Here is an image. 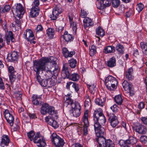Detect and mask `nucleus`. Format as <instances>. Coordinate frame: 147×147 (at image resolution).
<instances>
[{"mask_svg": "<svg viewBox=\"0 0 147 147\" xmlns=\"http://www.w3.org/2000/svg\"><path fill=\"white\" fill-rule=\"evenodd\" d=\"M52 63L53 65V67L54 66L55 68V71L58 68V66L55 62V59L53 57H44L38 60L33 61V70L36 72V79L39 83L42 80L39 75L40 71H44L46 70V67L48 63Z\"/></svg>", "mask_w": 147, "mask_h": 147, "instance_id": "nucleus-1", "label": "nucleus"}, {"mask_svg": "<svg viewBox=\"0 0 147 147\" xmlns=\"http://www.w3.org/2000/svg\"><path fill=\"white\" fill-rule=\"evenodd\" d=\"M28 136L31 141L33 140L35 143L38 144L37 146L39 147H44L46 144V143L44 137L40 136L39 132H38L35 136L34 138L33 137L35 134L34 131L31 130L27 133Z\"/></svg>", "mask_w": 147, "mask_h": 147, "instance_id": "nucleus-2", "label": "nucleus"}, {"mask_svg": "<svg viewBox=\"0 0 147 147\" xmlns=\"http://www.w3.org/2000/svg\"><path fill=\"white\" fill-rule=\"evenodd\" d=\"M93 120L94 124L104 125L106 122L105 117L102 113L98 111H95L94 113Z\"/></svg>", "mask_w": 147, "mask_h": 147, "instance_id": "nucleus-3", "label": "nucleus"}, {"mask_svg": "<svg viewBox=\"0 0 147 147\" xmlns=\"http://www.w3.org/2000/svg\"><path fill=\"white\" fill-rule=\"evenodd\" d=\"M105 84L108 89L111 90L116 88L117 81L115 78L109 76L106 77L105 79Z\"/></svg>", "mask_w": 147, "mask_h": 147, "instance_id": "nucleus-4", "label": "nucleus"}, {"mask_svg": "<svg viewBox=\"0 0 147 147\" xmlns=\"http://www.w3.org/2000/svg\"><path fill=\"white\" fill-rule=\"evenodd\" d=\"M14 15L19 18H21L25 13L23 7L20 3H17L13 6L11 9Z\"/></svg>", "mask_w": 147, "mask_h": 147, "instance_id": "nucleus-5", "label": "nucleus"}, {"mask_svg": "<svg viewBox=\"0 0 147 147\" xmlns=\"http://www.w3.org/2000/svg\"><path fill=\"white\" fill-rule=\"evenodd\" d=\"M97 141L100 147H115L113 142L110 139L106 140L105 137L97 139Z\"/></svg>", "mask_w": 147, "mask_h": 147, "instance_id": "nucleus-6", "label": "nucleus"}, {"mask_svg": "<svg viewBox=\"0 0 147 147\" xmlns=\"http://www.w3.org/2000/svg\"><path fill=\"white\" fill-rule=\"evenodd\" d=\"M51 138L52 142L56 147H62L65 144L64 140L56 133H53Z\"/></svg>", "mask_w": 147, "mask_h": 147, "instance_id": "nucleus-7", "label": "nucleus"}, {"mask_svg": "<svg viewBox=\"0 0 147 147\" xmlns=\"http://www.w3.org/2000/svg\"><path fill=\"white\" fill-rule=\"evenodd\" d=\"M8 76L11 84H12L15 82L17 73L14 68L11 66L8 67Z\"/></svg>", "mask_w": 147, "mask_h": 147, "instance_id": "nucleus-8", "label": "nucleus"}, {"mask_svg": "<svg viewBox=\"0 0 147 147\" xmlns=\"http://www.w3.org/2000/svg\"><path fill=\"white\" fill-rule=\"evenodd\" d=\"M88 111H86L84 113L83 117L84 125L83 126V132L84 135L86 136L88 134V127L89 125V122L88 120Z\"/></svg>", "mask_w": 147, "mask_h": 147, "instance_id": "nucleus-9", "label": "nucleus"}, {"mask_svg": "<svg viewBox=\"0 0 147 147\" xmlns=\"http://www.w3.org/2000/svg\"><path fill=\"white\" fill-rule=\"evenodd\" d=\"M63 9H62L61 7L59 5H57L53 9L52 14L51 15L50 18L53 20H56L59 15L61 13Z\"/></svg>", "mask_w": 147, "mask_h": 147, "instance_id": "nucleus-10", "label": "nucleus"}, {"mask_svg": "<svg viewBox=\"0 0 147 147\" xmlns=\"http://www.w3.org/2000/svg\"><path fill=\"white\" fill-rule=\"evenodd\" d=\"M111 1L110 0H97L96 5L98 9H101L110 6Z\"/></svg>", "mask_w": 147, "mask_h": 147, "instance_id": "nucleus-11", "label": "nucleus"}, {"mask_svg": "<svg viewBox=\"0 0 147 147\" xmlns=\"http://www.w3.org/2000/svg\"><path fill=\"white\" fill-rule=\"evenodd\" d=\"M94 125L96 134L98 137V139L100 138L104 137L103 136L104 134L105 129L101 126V125L96 124H94Z\"/></svg>", "mask_w": 147, "mask_h": 147, "instance_id": "nucleus-12", "label": "nucleus"}, {"mask_svg": "<svg viewBox=\"0 0 147 147\" xmlns=\"http://www.w3.org/2000/svg\"><path fill=\"white\" fill-rule=\"evenodd\" d=\"M74 105L70 111L74 116L78 117L81 113V107L79 103H77L76 105L74 104Z\"/></svg>", "mask_w": 147, "mask_h": 147, "instance_id": "nucleus-13", "label": "nucleus"}, {"mask_svg": "<svg viewBox=\"0 0 147 147\" xmlns=\"http://www.w3.org/2000/svg\"><path fill=\"white\" fill-rule=\"evenodd\" d=\"M107 115L109 117V120L111 125L113 127H115L119 123V121L117 117L113 113L109 114L108 113Z\"/></svg>", "mask_w": 147, "mask_h": 147, "instance_id": "nucleus-14", "label": "nucleus"}, {"mask_svg": "<svg viewBox=\"0 0 147 147\" xmlns=\"http://www.w3.org/2000/svg\"><path fill=\"white\" fill-rule=\"evenodd\" d=\"M134 129L136 132L141 135L146 134L147 131L146 127L142 124H140L134 127Z\"/></svg>", "mask_w": 147, "mask_h": 147, "instance_id": "nucleus-15", "label": "nucleus"}, {"mask_svg": "<svg viewBox=\"0 0 147 147\" xmlns=\"http://www.w3.org/2000/svg\"><path fill=\"white\" fill-rule=\"evenodd\" d=\"M18 58V52L13 51L11 53L8 54L7 59L10 62H13L17 61Z\"/></svg>", "mask_w": 147, "mask_h": 147, "instance_id": "nucleus-16", "label": "nucleus"}, {"mask_svg": "<svg viewBox=\"0 0 147 147\" xmlns=\"http://www.w3.org/2000/svg\"><path fill=\"white\" fill-rule=\"evenodd\" d=\"M23 37L26 40L30 38V40L34 39L35 37L32 30L27 29L24 32Z\"/></svg>", "mask_w": 147, "mask_h": 147, "instance_id": "nucleus-17", "label": "nucleus"}, {"mask_svg": "<svg viewBox=\"0 0 147 147\" xmlns=\"http://www.w3.org/2000/svg\"><path fill=\"white\" fill-rule=\"evenodd\" d=\"M41 98L40 96L34 94L32 96V102L34 105H40L41 103Z\"/></svg>", "mask_w": 147, "mask_h": 147, "instance_id": "nucleus-18", "label": "nucleus"}, {"mask_svg": "<svg viewBox=\"0 0 147 147\" xmlns=\"http://www.w3.org/2000/svg\"><path fill=\"white\" fill-rule=\"evenodd\" d=\"M47 113L52 115L54 119H57L58 118L57 112L55 110V108L52 106L49 105Z\"/></svg>", "mask_w": 147, "mask_h": 147, "instance_id": "nucleus-19", "label": "nucleus"}, {"mask_svg": "<svg viewBox=\"0 0 147 147\" xmlns=\"http://www.w3.org/2000/svg\"><path fill=\"white\" fill-rule=\"evenodd\" d=\"M69 68L65 65H63L62 70L61 76L64 79L68 78L70 74Z\"/></svg>", "mask_w": 147, "mask_h": 147, "instance_id": "nucleus-20", "label": "nucleus"}, {"mask_svg": "<svg viewBox=\"0 0 147 147\" xmlns=\"http://www.w3.org/2000/svg\"><path fill=\"white\" fill-rule=\"evenodd\" d=\"M9 137L7 135H3L2 137L0 146H1L2 147L7 146L9 144Z\"/></svg>", "mask_w": 147, "mask_h": 147, "instance_id": "nucleus-21", "label": "nucleus"}, {"mask_svg": "<svg viewBox=\"0 0 147 147\" xmlns=\"http://www.w3.org/2000/svg\"><path fill=\"white\" fill-rule=\"evenodd\" d=\"M39 9L38 7H33L31 9L30 16L31 18H35L39 14Z\"/></svg>", "mask_w": 147, "mask_h": 147, "instance_id": "nucleus-22", "label": "nucleus"}, {"mask_svg": "<svg viewBox=\"0 0 147 147\" xmlns=\"http://www.w3.org/2000/svg\"><path fill=\"white\" fill-rule=\"evenodd\" d=\"M62 53L64 56L66 58L68 57H71L75 54L74 51H72L69 52L67 48L64 47L62 49Z\"/></svg>", "mask_w": 147, "mask_h": 147, "instance_id": "nucleus-23", "label": "nucleus"}, {"mask_svg": "<svg viewBox=\"0 0 147 147\" xmlns=\"http://www.w3.org/2000/svg\"><path fill=\"white\" fill-rule=\"evenodd\" d=\"M83 26L85 28H87L89 26H92L94 24V23L92 20L89 17L85 18L83 20Z\"/></svg>", "mask_w": 147, "mask_h": 147, "instance_id": "nucleus-24", "label": "nucleus"}, {"mask_svg": "<svg viewBox=\"0 0 147 147\" xmlns=\"http://www.w3.org/2000/svg\"><path fill=\"white\" fill-rule=\"evenodd\" d=\"M64 99L65 100V103L67 104V105H71V108L73 107V105L74 104L76 105L78 102H74L73 100L71 98L70 94H67V95L65 96Z\"/></svg>", "mask_w": 147, "mask_h": 147, "instance_id": "nucleus-25", "label": "nucleus"}, {"mask_svg": "<svg viewBox=\"0 0 147 147\" xmlns=\"http://www.w3.org/2000/svg\"><path fill=\"white\" fill-rule=\"evenodd\" d=\"M5 38L7 44H9L10 40L12 42H14V41L15 39L13 36V34L11 31H10L8 34H7L5 35Z\"/></svg>", "mask_w": 147, "mask_h": 147, "instance_id": "nucleus-26", "label": "nucleus"}, {"mask_svg": "<svg viewBox=\"0 0 147 147\" xmlns=\"http://www.w3.org/2000/svg\"><path fill=\"white\" fill-rule=\"evenodd\" d=\"M63 38L67 42H71L74 39L73 36L71 34H68L67 31L64 32Z\"/></svg>", "mask_w": 147, "mask_h": 147, "instance_id": "nucleus-27", "label": "nucleus"}, {"mask_svg": "<svg viewBox=\"0 0 147 147\" xmlns=\"http://www.w3.org/2000/svg\"><path fill=\"white\" fill-rule=\"evenodd\" d=\"M133 73V68H129L126 72V77L129 80H131L133 79L134 77L132 76Z\"/></svg>", "mask_w": 147, "mask_h": 147, "instance_id": "nucleus-28", "label": "nucleus"}, {"mask_svg": "<svg viewBox=\"0 0 147 147\" xmlns=\"http://www.w3.org/2000/svg\"><path fill=\"white\" fill-rule=\"evenodd\" d=\"M116 59L115 57H112L108 60L107 63V65L110 67H113L116 65Z\"/></svg>", "mask_w": 147, "mask_h": 147, "instance_id": "nucleus-29", "label": "nucleus"}, {"mask_svg": "<svg viewBox=\"0 0 147 147\" xmlns=\"http://www.w3.org/2000/svg\"><path fill=\"white\" fill-rule=\"evenodd\" d=\"M49 105L47 103L43 104L41 107L40 113L42 115H45L47 113Z\"/></svg>", "mask_w": 147, "mask_h": 147, "instance_id": "nucleus-30", "label": "nucleus"}, {"mask_svg": "<svg viewBox=\"0 0 147 147\" xmlns=\"http://www.w3.org/2000/svg\"><path fill=\"white\" fill-rule=\"evenodd\" d=\"M85 101L84 103V106L87 109L90 108L91 107V101L88 95L86 94L85 97Z\"/></svg>", "mask_w": 147, "mask_h": 147, "instance_id": "nucleus-31", "label": "nucleus"}, {"mask_svg": "<svg viewBox=\"0 0 147 147\" xmlns=\"http://www.w3.org/2000/svg\"><path fill=\"white\" fill-rule=\"evenodd\" d=\"M115 51V48L114 46H108L105 48L104 49V52L107 54L113 53Z\"/></svg>", "mask_w": 147, "mask_h": 147, "instance_id": "nucleus-32", "label": "nucleus"}, {"mask_svg": "<svg viewBox=\"0 0 147 147\" xmlns=\"http://www.w3.org/2000/svg\"><path fill=\"white\" fill-rule=\"evenodd\" d=\"M47 34L50 39H52L55 35V30L54 29L49 28L47 30Z\"/></svg>", "mask_w": 147, "mask_h": 147, "instance_id": "nucleus-33", "label": "nucleus"}, {"mask_svg": "<svg viewBox=\"0 0 147 147\" xmlns=\"http://www.w3.org/2000/svg\"><path fill=\"white\" fill-rule=\"evenodd\" d=\"M122 84L123 88L125 90L127 91L128 89H131L132 87L131 84L128 82L127 81H124Z\"/></svg>", "mask_w": 147, "mask_h": 147, "instance_id": "nucleus-34", "label": "nucleus"}, {"mask_svg": "<svg viewBox=\"0 0 147 147\" xmlns=\"http://www.w3.org/2000/svg\"><path fill=\"white\" fill-rule=\"evenodd\" d=\"M116 49L119 54H123L124 53V47L120 44L119 43L116 45Z\"/></svg>", "mask_w": 147, "mask_h": 147, "instance_id": "nucleus-35", "label": "nucleus"}, {"mask_svg": "<svg viewBox=\"0 0 147 147\" xmlns=\"http://www.w3.org/2000/svg\"><path fill=\"white\" fill-rule=\"evenodd\" d=\"M68 79L74 81H77L79 79V76L78 74L75 73L70 75Z\"/></svg>", "mask_w": 147, "mask_h": 147, "instance_id": "nucleus-36", "label": "nucleus"}, {"mask_svg": "<svg viewBox=\"0 0 147 147\" xmlns=\"http://www.w3.org/2000/svg\"><path fill=\"white\" fill-rule=\"evenodd\" d=\"M115 102L118 105H121L123 102V100L121 95H118L115 96L114 98Z\"/></svg>", "mask_w": 147, "mask_h": 147, "instance_id": "nucleus-37", "label": "nucleus"}, {"mask_svg": "<svg viewBox=\"0 0 147 147\" xmlns=\"http://www.w3.org/2000/svg\"><path fill=\"white\" fill-rule=\"evenodd\" d=\"M96 33L97 34L102 37L105 35V32L103 29L100 26L98 27L96 29Z\"/></svg>", "mask_w": 147, "mask_h": 147, "instance_id": "nucleus-38", "label": "nucleus"}, {"mask_svg": "<svg viewBox=\"0 0 147 147\" xmlns=\"http://www.w3.org/2000/svg\"><path fill=\"white\" fill-rule=\"evenodd\" d=\"M140 45L143 53L147 55V43L141 42Z\"/></svg>", "mask_w": 147, "mask_h": 147, "instance_id": "nucleus-39", "label": "nucleus"}, {"mask_svg": "<svg viewBox=\"0 0 147 147\" xmlns=\"http://www.w3.org/2000/svg\"><path fill=\"white\" fill-rule=\"evenodd\" d=\"M103 101L102 100L101 98H98L95 100L96 103L99 106L102 107L104 104V101L106 100V99L103 98Z\"/></svg>", "mask_w": 147, "mask_h": 147, "instance_id": "nucleus-40", "label": "nucleus"}, {"mask_svg": "<svg viewBox=\"0 0 147 147\" xmlns=\"http://www.w3.org/2000/svg\"><path fill=\"white\" fill-rule=\"evenodd\" d=\"M68 63L71 68H74L76 67L77 61L76 59H71L69 60Z\"/></svg>", "mask_w": 147, "mask_h": 147, "instance_id": "nucleus-41", "label": "nucleus"}, {"mask_svg": "<svg viewBox=\"0 0 147 147\" xmlns=\"http://www.w3.org/2000/svg\"><path fill=\"white\" fill-rule=\"evenodd\" d=\"M119 144L121 147V145L129 146L128 145L130 144H131V142L129 138L127 140L125 141H124L123 140H121L119 142Z\"/></svg>", "mask_w": 147, "mask_h": 147, "instance_id": "nucleus-42", "label": "nucleus"}, {"mask_svg": "<svg viewBox=\"0 0 147 147\" xmlns=\"http://www.w3.org/2000/svg\"><path fill=\"white\" fill-rule=\"evenodd\" d=\"M96 52V47L94 45H92L90 49L89 54L90 56H93Z\"/></svg>", "mask_w": 147, "mask_h": 147, "instance_id": "nucleus-43", "label": "nucleus"}, {"mask_svg": "<svg viewBox=\"0 0 147 147\" xmlns=\"http://www.w3.org/2000/svg\"><path fill=\"white\" fill-rule=\"evenodd\" d=\"M48 87H50L52 86H54L56 84V80L55 79L54 80H53L52 78H49L48 79Z\"/></svg>", "mask_w": 147, "mask_h": 147, "instance_id": "nucleus-44", "label": "nucleus"}, {"mask_svg": "<svg viewBox=\"0 0 147 147\" xmlns=\"http://www.w3.org/2000/svg\"><path fill=\"white\" fill-rule=\"evenodd\" d=\"M49 124L55 128L58 127V125L57 121L53 119H51L50 122L49 123Z\"/></svg>", "mask_w": 147, "mask_h": 147, "instance_id": "nucleus-45", "label": "nucleus"}, {"mask_svg": "<svg viewBox=\"0 0 147 147\" xmlns=\"http://www.w3.org/2000/svg\"><path fill=\"white\" fill-rule=\"evenodd\" d=\"M112 5L113 7L115 8L117 7L120 3L119 0H112Z\"/></svg>", "mask_w": 147, "mask_h": 147, "instance_id": "nucleus-46", "label": "nucleus"}, {"mask_svg": "<svg viewBox=\"0 0 147 147\" xmlns=\"http://www.w3.org/2000/svg\"><path fill=\"white\" fill-rule=\"evenodd\" d=\"M48 79L47 80H42L39 84L42 87H48Z\"/></svg>", "mask_w": 147, "mask_h": 147, "instance_id": "nucleus-47", "label": "nucleus"}, {"mask_svg": "<svg viewBox=\"0 0 147 147\" xmlns=\"http://www.w3.org/2000/svg\"><path fill=\"white\" fill-rule=\"evenodd\" d=\"M140 141L143 144H147V136H141L140 137Z\"/></svg>", "mask_w": 147, "mask_h": 147, "instance_id": "nucleus-48", "label": "nucleus"}, {"mask_svg": "<svg viewBox=\"0 0 147 147\" xmlns=\"http://www.w3.org/2000/svg\"><path fill=\"white\" fill-rule=\"evenodd\" d=\"M3 114L6 120L8 119H9V118L10 117V116L12 115L9 112V111L7 109H6L5 111Z\"/></svg>", "mask_w": 147, "mask_h": 147, "instance_id": "nucleus-49", "label": "nucleus"}, {"mask_svg": "<svg viewBox=\"0 0 147 147\" xmlns=\"http://www.w3.org/2000/svg\"><path fill=\"white\" fill-rule=\"evenodd\" d=\"M14 120V117L12 115L9 118V119H8L6 120L7 122L10 125L12 126L13 125Z\"/></svg>", "mask_w": 147, "mask_h": 147, "instance_id": "nucleus-50", "label": "nucleus"}, {"mask_svg": "<svg viewBox=\"0 0 147 147\" xmlns=\"http://www.w3.org/2000/svg\"><path fill=\"white\" fill-rule=\"evenodd\" d=\"M144 7V5L142 3H140L137 5L136 9L139 13L143 10Z\"/></svg>", "mask_w": 147, "mask_h": 147, "instance_id": "nucleus-51", "label": "nucleus"}, {"mask_svg": "<svg viewBox=\"0 0 147 147\" xmlns=\"http://www.w3.org/2000/svg\"><path fill=\"white\" fill-rule=\"evenodd\" d=\"M110 109L114 113L117 112L118 110V107L116 104H114L111 107Z\"/></svg>", "mask_w": 147, "mask_h": 147, "instance_id": "nucleus-52", "label": "nucleus"}, {"mask_svg": "<svg viewBox=\"0 0 147 147\" xmlns=\"http://www.w3.org/2000/svg\"><path fill=\"white\" fill-rule=\"evenodd\" d=\"M87 16V13L84 10L81 9V12L80 14V16L82 18H86V17Z\"/></svg>", "mask_w": 147, "mask_h": 147, "instance_id": "nucleus-53", "label": "nucleus"}, {"mask_svg": "<svg viewBox=\"0 0 147 147\" xmlns=\"http://www.w3.org/2000/svg\"><path fill=\"white\" fill-rule=\"evenodd\" d=\"M43 28L42 26L40 25H38L36 28V30L37 33L39 32L40 31H42Z\"/></svg>", "mask_w": 147, "mask_h": 147, "instance_id": "nucleus-54", "label": "nucleus"}, {"mask_svg": "<svg viewBox=\"0 0 147 147\" xmlns=\"http://www.w3.org/2000/svg\"><path fill=\"white\" fill-rule=\"evenodd\" d=\"M129 138L131 141V144H134L137 143V139L136 138L133 137H130Z\"/></svg>", "mask_w": 147, "mask_h": 147, "instance_id": "nucleus-55", "label": "nucleus"}, {"mask_svg": "<svg viewBox=\"0 0 147 147\" xmlns=\"http://www.w3.org/2000/svg\"><path fill=\"white\" fill-rule=\"evenodd\" d=\"M72 84V87L75 89L76 92H78L79 89L78 84L74 82H73Z\"/></svg>", "mask_w": 147, "mask_h": 147, "instance_id": "nucleus-56", "label": "nucleus"}, {"mask_svg": "<svg viewBox=\"0 0 147 147\" xmlns=\"http://www.w3.org/2000/svg\"><path fill=\"white\" fill-rule=\"evenodd\" d=\"M19 19H16V18H15V22L16 23V24L17 25V26H18L21 28V21L20 20V18H19Z\"/></svg>", "mask_w": 147, "mask_h": 147, "instance_id": "nucleus-57", "label": "nucleus"}, {"mask_svg": "<svg viewBox=\"0 0 147 147\" xmlns=\"http://www.w3.org/2000/svg\"><path fill=\"white\" fill-rule=\"evenodd\" d=\"M88 88L90 92L92 93L94 90L95 86L94 84H93L88 85Z\"/></svg>", "mask_w": 147, "mask_h": 147, "instance_id": "nucleus-58", "label": "nucleus"}, {"mask_svg": "<svg viewBox=\"0 0 147 147\" xmlns=\"http://www.w3.org/2000/svg\"><path fill=\"white\" fill-rule=\"evenodd\" d=\"M10 8L11 7L9 5H6L4 7V9H3L2 11L3 12H8L10 10Z\"/></svg>", "mask_w": 147, "mask_h": 147, "instance_id": "nucleus-59", "label": "nucleus"}, {"mask_svg": "<svg viewBox=\"0 0 147 147\" xmlns=\"http://www.w3.org/2000/svg\"><path fill=\"white\" fill-rule=\"evenodd\" d=\"M125 7L124 5H121L119 8V11L121 13H123L125 12Z\"/></svg>", "mask_w": 147, "mask_h": 147, "instance_id": "nucleus-60", "label": "nucleus"}, {"mask_svg": "<svg viewBox=\"0 0 147 147\" xmlns=\"http://www.w3.org/2000/svg\"><path fill=\"white\" fill-rule=\"evenodd\" d=\"M141 119L144 124L147 125V118L144 117H142Z\"/></svg>", "mask_w": 147, "mask_h": 147, "instance_id": "nucleus-61", "label": "nucleus"}, {"mask_svg": "<svg viewBox=\"0 0 147 147\" xmlns=\"http://www.w3.org/2000/svg\"><path fill=\"white\" fill-rule=\"evenodd\" d=\"M63 27L61 26H60L59 27H56V31L57 32H61L63 30Z\"/></svg>", "mask_w": 147, "mask_h": 147, "instance_id": "nucleus-62", "label": "nucleus"}, {"mask_svg": "<svg viewBox=\"0 0 147 147\" xmlns=\"http://www.w3.org/2000/svg\"><path fill=\"white\" fill-rule=\"evenodd\" d=\"M145 106V104L143 102H141L138 105V107L140 109H142L144 108Z\"/></svg>", "mask_w": 147, "mask_h": 147, "instance_id": "nucleus-63", "label": "nucleus"}, {"mask_svg": "<svg viewBox=\"0 0 147 147\" xmlns=\"http://www.w3.org/2000/svg\"><path fill=\"white\" fill-rule=\"evenodd\" d=\"M72 29L73 31L76 32L77 30V24L76 22H74L73 23L72 26Z\"/></svg>", "mask_w": 147, "mask_h": 147, "instance_id": "nucleus-64", "label": "nucleus"}]
</instances>
